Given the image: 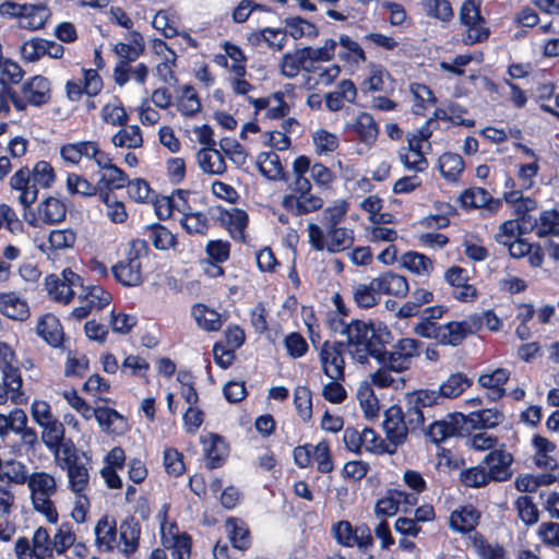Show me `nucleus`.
Returning <instances> with one entry per match:
<instances>
[{"instance_id":"33","label":"nucleus","mask_w":559,"mask_h":559,"mask_svg":"<svg viewBox=\"0 0 559 559\" xmlns=\"http://www.w3.org/2000/svg\"><path fill=\"white\" fill-rule=\"evenodd\" d=\"M27 486L31 492V501H36L37 499L44 498H52L58 491L55 476L47 472L32 473Z\"/></svg>"},{"instance_id":"40","label":"nucleus","mask_w":559,"mask_h":559,"mask_svg":"<svg viewBox=\"0 0 559 559\" xmlns=\"http://www.w3.org/2000/svg\"><path fill=\"white\" fill-rule=\"evenodd\" d=\"M504 419L502 412L496 408H485L464 415V425L469 424L473 429H491Z\"/></svg>"},{"instance_id":"44","label":"nucleus","mask_w":559,"mask_h":559,"mask_svg":"<svg viewBox=\"0 0 559 559\" xmlns=\"http://www.w3.org/2000/svg\"><path fill=\"white\" fill-rule=\"evenodd\" d=\"M538 238H549L559 233V211L551 209L545 210L530 227Z\"/></svg>"},{"instance_id":"49","label":"nucleus","mask_w":559,"mask_h":559,"mask_svg":"<svg viewBox=\"0 0 559 559\" xmlns=\"http://www.w3.org/2000/svg\"><path fill=\"white\" fill-rule=\"evenodd\" d=\"M111 143L115 147L139 148L143 145L142 130L136 124H127L112 135Z\"/></svg>"},{"instance_id":"63","label":"nucleus","mask_w":559,"mask_h":559,"mask_svg":"<svg viewBox=\"0 0 559 559\" xmlns=\"http://www.w3.org/2000/svg\"><path fill=\"white\" fill-rule=\"evenodd\" d=\"M124 188H127L129 198L136 203H148L155 192L143 178H128V183H124Z\"/></svg>"},{"instance_id":"3","label":"nucleus","mask_w":559,"mask_h":559,"mask_svg":"<svg viewBox=\"0 0 559 559\" xmlns=\"http://www.w3.org/2000/svg\"><path fill=\"white\" fill-rule=\"evenodd\" d=\"M437 405L435 390L418 389L404 394L400 404H393L385 411H400V426L405 431V440L408 433L424 430L426 420L425 409Z\"/></svg>"},{"instance_id":"29","label":"nucleus","mask_w":559,"mask_h":559,"mask_svg":"<svg viewBox=\"0 0 559 559\" xmlns=\"http://www.w3.org/2000/svg\"><path fill=\"white\" fill-rule=\"evenodd\" d=\"M141 524L133 516L129 515L121 521L119 525V543L122 545L121 551L126 555H133L140 545Z\"/></svg>"},{"instance_id":"48","label":"nucleus","mask_w":559,"mask_h":559,"mask_svg":"<svg viewBox=\"0 0 559 559\" xmlns=\"http://www.w3.org/2000/svg\"><path fill=\"white\" fill-rule=\"evenodd\" d=\"M226 526L229 530V540L234 548L243 551L251 547L250 531L245 522L237 518H229L226 521Z\"/></svg>"},{"instance_id":"59","label":"nucleus","mask_w":559,"mask_h":559,"mask_svg":"<svg viewBox=\"0 0 559 559\" xmlns=\"http://www.w3.org/2000/svg\"><path fill=\"white\" fill-rule=\"evenodd\" d=\"M99 201L106 205V215L114 224H123L128 219V212L122 201L117 200L115 193L103 192Z\"/></svg>"},{"instance_id":"10","label":"nucleus","mask_w":559,"mask_h":559,"mask_svg":"<svg viewBox=\"0 0 559 559\" xmlns=\"http://www.w3.org/2000/svg\"><path fill=\"white\" fill-rule=\"evenodd\" d=\"M295 464L299 468H308L316 464L317 471L321 474H330L334 471V460L330 441L321 439L317 444L305 443L293 450Z\"/></svg>"},{"instance_id":"22","label":"nucleus","mask_w":559,"mask_h":559,"mask_svg":"<svg viewBox=\"0 0 559 559\" xmlns=\"http://www.w3.org/2000/svg\"><path fill=\"white\" fill-rule=\"evenodd\" d=\"M0 313L12 321L24 322L31 317V308L19 292H2L0 293Z\"/></svg>"},{"instance_id":"35","label":"nucleus","mask_w":559,"mask_h":559,"mask_svg":"<svg viewBox=\"0 0 559 559\" xmlns=\"http://www.w3.org/2000/svg\"><path fill=\"white\" fill-rule=\"evenodd\" d=\"M473 384V381L462 372L451 374L438 390H435L437 405L442 403L443 399H455Z\"/></svg>"},{"instance_id":"20","label":"nucleus","mask_w":559,"mask_h":559,"mask_svg":"<svg viewBox=\"0 0 559 559\" xmlns=\"http://www.w3.org/2000/svg\"><path fill=\"white\" fill-rule=\"evenodd\" d=\"M11 189L19 191V202L25 212L38 197V186L34 182L31 169L23 166L17 169L10 178Z\"/></svg>"},{"instance_id":"61","label":"nucleus","mask_w":559,"mask_h":559,"mask_svg":"<svg viewBox=\"0 0 559 559\" xmlns=\"http://www.w3.org/2000/svg\"><path fill=\"white\" fill-rule=\"evenodd\" d=\"M338 44L342 50L338 52V57L341 60L347 62H365L367 57L364 49L360 45L353 40L348 35H341L338 38Z\"/></svg>"},{"instance_id":"8","label":"nucleus","mask_w":559,"mask_h":559,"mask_svg":"<svg viewBox=\"0 0 559 559\" xmlns=\"http://www.w3.org/2000/svg\"><path fill=\"white\" fill-rule=\"evenodd\" d=\"M59 152L64 164L76 166L85 159L93 162L99 170L110 160H114L111 153L105 151L97 140H81L63 143Z\"/></svg>"},{"instance_id":"21","label":"nucleus","mask_w":559,"mask_h":559,"mask_svg":"<svg viewBox=\"0 0 559 559\" xmlns=\"http://www.w3.org/2000/svg\"><path fill=\"white\" fill-rule=\"evenodd\" d=\"M511 371L507 368H496L481 373L477 383L486 390L487 399L491 402L501 400L507 395L506 384L510 380Z\"/></svg>"},{"instance_id":"31","label":"nucleus","mask_w":559,"mask_h":559,"mask_svg":"<svg viewBox=\"0 0 559 559\" xmlns=\"http://www.w3.org/2000/svg\"><path fill=\"white\" fill-rule=\"evenodd\" d=\"M142 234L147 238L145 239L147 243L151 242L159 251L175 249L178 245L177 236L160 223L146 225Z\"/></svg>"},{"instance_id":"34","label":"nucleus","mask_w":559,"mask_h":559,"mask_svg":"<svg viewBox=\"0 0 559 559\" xmlns=\"http://www.w3.org/2000/svg\"><path fill=\"white\" fill-rule=\"evenodd\" d=\"M67 191L70 195H79L81 198H100L103 191L99 182H92L84 175L69 173L66 180Z\"/></svg>"},{"instance_id":"9","label":"nucleus","mask_w":559,"mask_h":559,"mask_svg":"<svg viewBox=\"0 0 559 559\" xmlns=\"http://www.w3.org/2000/svg\"><path fill=\"white\" fill-rule=\"evenodd\" d=\"M483 0H465L460 9L459 20L465 27L462 35L464 45L472 46L486 41L490 36L486 19L481 15Z\"/></svg>"},{"instance_id":"14","label":"nucleus","mask_w":559,"mask_h":559,"mask_svg":"<svg viewBox=\"0 0 559 559\" xmlns=\"http://www.w3.org/2000/svg\"><path fill=\"white\" fill-rule=\"evenodd\" d=\"M78 297L82 305L70 313V318L78 321L87 318L93 310H103L112 300V295L100 285L83 284V287H79Z\"/></svg>"},{"instance_id":"41","label":"nucleus","mask_w":559,"mask_h":559,"mask_svg":"<svg viewBox=\"0 0 559 559\" xmlns=\"http://www.w3.org/2000/svg\"><path fill=\"white\" fill-rule=\"evenodd\" d=\"M191 314L198 326L206 332H217L222 329L221 313L204 304L193 305Z\"/></svg>"},{"instance_id":"28","label":"nucleus","mask_w":559,"mask_h":559,"mask_svg":"<svg viewBox=\"0 0 559 559\" xmlns=\"http://www.w3.org/2000/svg\"><path fill=\"white\" fill-rule=\"evenodd\" d=\"M247 39L252 46H260L262 43H265L274 51H282L287 44L285 27H264L253 31L248 35Z\"/></svg>"},{"instance_id":"4","label":"nucleus","mask_w":559,"mask_h":559,"mask_svg":"<svg viewBox=\"0 0 559 559\" xmlns=\"http://www.w3.org/2000/svg\"><path fill=\"white\" fill-rule=\"evenodd\" d=\"M151 252L144 239H131L123 257L111 266V274L117 283L124 287H135L143 283L142 260L148 258Z\"/></svg>"},{"instance_id":"47","label":"nucleus","mask_w":559,"mask_h":559,"mask_svg":"<svg viewBox=\"0 0 559 559\" xmlns=\"http://www.w3.org/2000/svg\"><path fill=\"white\" fill-rule=\"evenodd\" d=\"M438 162L442 177L449 182L457 181L465 168L462 156L456 153H443Z\"/></svg>"},{"instance_id":"57","label":"nucleus","mask_w":559,"mask_h":559,"mask_svg":"<svg viewBox=\"0 0 559 559\" xmlns=\"http://www.w3.org/2000/svg\"><path fill=\"white\" fill-rule=\"evenodd\" d=\"M63 471H67L69 479V488L74 493H82L88 487L90 475L86 466L83 463H74L66 466Z\"/></svg>"},{"instance_id":"52","label":"nucleus","mask_w":559,"mask_h":559,"mask_svg":"<svg viewBox=\"0 0 559 559\" xmlns=\"http://www.w3.org/2000/svg\"><path fill=\"white\" fill-rule=\"evenodd\" d=\"M41 441L49 451H57L60 442L63 441L66 428L63 424L56 417L40 426Z\"/></svg>"},{"instance_id":"42","label":"nucleus","mask_w":559,"mask_h":559,"mask_svg":"<svg viewBox=\"0 0 559 559\" xmlns=\"http://www.w3.org/2000/svg\"><path fill=\"white\" fill-rule=\"evenodd\" d=\"M283 23L287 37L290 36L295 40L302 37L314 39L319 36L318 26L301 16H287Z\"/></svg>"},{"instance_id":"24","label":"nucleus","mask_w":559,"mask_h":559,"mask_svg":"<svg viewBox=\"0 0 559 559\" xmlns=\"http://www.w3.org/2000/svg\"><path fill=\"white\" fill-rule=\"evenodd\" d=\"M345 131L354 132L361 143L372 145L378 139L379 126L369 112L362 111L345 126Z\"/></svg>"},{"instance_id":"51","label":"nucleus","mask_w":559,"mask_h":559,"mask_svg":"<svg viewBox=\"0 0 559 559\" xmlns=\"http://www.w3.org/2000/svg\"><path fill=\"white\" fill-rule=\"evenodd\" d=\"M420 7L425 15L448 23L453 16L454 12L449 0H420Z\"/></svg>"},{"instance_id":"50","label":"nucleus","mask_w":559,"mask_h":559,"mask_svg":"<svg viewBox=\"0 0 559 559\" xmlns=\"http://www.w3.org/2000/svg\"><path fill=\"white\" fill-rule=\"evenodd\" d=\"M471 542L481 559H509L503 546L499 544L491 545L479 532H475L471 536Z\"/></svg>"},{"instance_id":"36","label":"nucleus","mask_w":559,"mask_h":559,"mask_svg":"<svg viewBox=\"0 0 559 559\" xmlns=\"http://www.w3.org/2000/svg\"><path fill=\"white\" fill-rule=\"evenodd\" d=\"M197 160L201 170L207 175H223L227 170L224 156L215 147L200 148Z\"/></svg>"},{"instance_id":"17","label":"nucleus","mask_w":559,"mask_h":559,"mask_svg":"<svg viewBox=\"0 0 559 559\" xmlns=\"http://www.w3.org/2000/svg\"><path fill=\"white\" fill-rule=\"evenodd\" d=\"M464 414H448L447 419L432 421L425 429L426 438L433 444H440L444 440L463 435Z\"/></svg>"},{"instance_id":"15","label":"nucleus","mask_w":559,"mask_h":559,"mask_svg":"<svg viewBox=\"0 0 559 559\" xmlns=\"http://www.w3.org/2000/svg\"><path fill=\"white\" fill-rule=\"evenodd\" d=\"M67 216V206L58 198L48 197L41 201L37 211L32 205L23 212V217L32 227H38L40 224L55 225L63 222Z\"/></svg>"},{"instance_id":"23","label":"nucleus","mask_w":559,"mask_h":559,"mask_svg":"<svg viewBox=\"0 0 559 559\" xmlns=\"http://www.w3.org/2000/svg\"><path fill=\"white\" fill-rule=\"evenodd\" d=\"M128 43H117L112 51L118 57L120 62L131 64L144 55L146 44L144 36L139 31H130L124 37Z\"/></svg>"},{"instance_id":"54","label":"nucleus","mask_w":559,"mask_h":559,"mask_svg":"<svg viewBox=\"0 0 559 559\" xmlns=\"http://www.w3.org/2000/svg\"><path fill=\"white\" fill-rule=\"evenodd\" d=\"M402 265L414 274L429 275L433 271V263L427 255L417 251H407L401 257Z\"/></svg>"},{"instance_id":"46","label":"nucleus","mask_w":559,"mask_h":559,"mask_svg":"<svg viewBox=\"0 0 559 559\" xmlns=\"http://www.w3.org/2000/svg\"><path fill=\"white\" fill-rule=\"evenodd\" d=\"M182 229L191 236H206L210 229V219L203 212L195 211L192 209L185 212L179 221Z\"/></svg>"},{"instance_id":"13","label":"nucleus","mask_w":559,"mask_h":559,"mask_svg":"<svg viewBox=\"0 0 559 559\" xmlns=\"http://www.w3.org/2000/svg\"><path fill=\"white\" fill-rule=\"evenodd\" d=\"M45 287L51 299L68 305L78 294L76 289L83 287V277L70 267H67L62 270L60 275H47Z\"/></svg>"},{"instance_id":"25","label":"nucleus","mask_w":559,"mask_h":559,"mask_svg":"<svg viewBox=\"0 0 559 559\" xmlns=\"http://www.w3.org/2000/svg\"><path fill=\"white\" fill-rule=\"evenodd\" d=\"M36 332L51 347L59 348L63 344V328L60 320L50 312L39 317L36 324Z\"/></svg>"},{"instance_id":"62","label":"nucleus","mask_w":559,"mask_h":559,"mask_svg":"<svg viewBox=\"0 0 559 559\" xmlns=\"http://www.w3.org/2000/svg\"><path fill=\"white\" fill-rule=\"evenodd\" d=\"M307 61L306 55H302L300 48L294 52H287L282 57L280 64L281 73L286 78L293 79L300 73Z\"/></svg>"},{"instance_id":"30","label":"nucleus","mask_w":559,"mask_h":559,"mask_svg":"<svg viewBox=\"0 0 559 559\" xmlns=\"http://www.w3.org/2000/svg\"><path fill=\"white\" fill-rule=\"evenodd\" d=\"M374 285L382 295H392L404 298L409 293V285L405 276L386 271L374 278Z\"/></svg>"},{"instance_id":"12","label":"nucleus","mask_w":559,"mask_h":559,"mask_svg":"<svg viewBox=\"0 0 559 559\" xmlns=\"http://www.w3.org/2000/svg\"><path fill=\"white\" fill-rule=\"evenodd\" d=\"M331 533L340 546L346 548L357 546L362 554H367L373 547L371 530L365 523L353 526L349 521L341 520L332 524Z\"/></svg>"},{"instance_id":"27","label":"nucleus","mask_w":559,"mask_h":559,"mask_svg":"<svg viewBox=\"0 0 559 559\" xmlns=\"http://www.w3.org/2000/svg\"><path fill=\"white\" fill-rule=\"evenodd\" d=\"M257 166L261 175L269 180H283L288 185L292 179V174L284 170L280 156L273 152H261L257 157Z\"/></svg>"},{"instance_id":"19","label":"nucleus","mask_w":559,"mask_h":559,"mask_svg":"<svg viewBox=\"0 0 559 559\" xmlns=\"http://www.w3.org/2000/svg\"><path fill=\"white\" fill-rule=\"evenodd\" d=\"M459 203L465 211L484 209L489 213H497L502 206V200L490 195L487 189L481 187H472L462 191L459 197Z\"/></svg>"},{"instance_id":"26","label":"nucleus","mask_w":559,"mask_h":559,"mask_svg":"<svg viewBox=\"0 0 559 559\" xmlns=\"http://www.w3.org/2000/svg\"><path fill=\"white\" fill-rule=\"evenodd\" d=\"M205 453V466L215 469L223 466L228 456V444L217 433H210L209 439L203 440Z\"/></svg>"},{"instance_id":"55","label":"nucleus","mask_w":559,"mask_h":559,"mask_svg":"<svg viewBox=\"0 0 559 559\" xmlns=\"http://www.w3.org/2000/svg\"><path fill=\"white\" fill-rule=\"evenodd\" d=\"M52 539V555H63L69 550L76 540V535L73 531L71 522H62L56 531Z\"/></svg>"},{"instance_id":"39","label":"nucleus","mask_w":559,"mask_h":559,"mask_svg":"<svg viewBox=\"0 0 559 559\" xmlns=\"http://www.w3.org/2000/svg\"><path fill=\"white\" fill-rule=\"evenodd\" d=\"M25 8L26 10H23V14H21L19 21L20 27L28 31L41 29L50 17L48 7L41 3H25Z\"/></svg>"},{"instance_id":"6","label":"nucleus","mask_w":559,"mask_h":559,"mask_svg":"<svg viewBox=\"0 0 559 559\" xmlns=\"http://www.w3.org/2000/svg\"><path fill=\"white\" fill-rule=\"evenodd\" d=\"M15 353L10 345L0 342V405L11 400L14 404L26 403L22 391L23 380Z\"/></svg>"},{"instance_id":"45","label":"nucleus","mask_w":559,"mask_h":559,"mask_svg":"<svg viewBox=\"0 0 559 559\" xmlns=\"http://www.w3.org/2000/svg\"><path fill=\"white\" fill-rule=\"evenodd\" d=\"M328 252L337 253L349 249L355 240L354 230L333 226L326 228Z\"/></svg>"},{"instance_id":"11","label":"nucleus","mask_w":559,"mask_h":559,"mask_svg":"<svg viewBox=\"0 0 559 559\" xmlns=\"http://www.w3.org/2000/svg\"><path fill=\"white\" fill-rule=\"evenodd\" d=\"M347 341H324L319 350V360L323 373L331 380H344L345 378V359L346 350L352 355V346L349 345V336L346 334Z\"/></svg>"},{"instance_id":"16","label":"nucleus","mask_w":559,"mask_h":559,"mask_svg":"<svg viewBox=\"0 0 559 559\" xmlns=\"http://www.w3.org/2000/svg\"><path fill=\"white\" fill-rule=\"evenodd\" d=\"M513 461V455L502 444L498 450H492L486 454L481 463L486 467L490 481L503 483L512 477L511 465Z\"/></svg>"},{"instance_id":"1","label":"nucleus","mask_w":559,"mask_h":559,"mask_svg":"<svg viewBox=\"0 0 559 559\" xmlns=\"http://www.w3.org/2000/svg\"><path fill=\"white\" fill-rule=\"evenodd\" d=\"M343 326L341 333L349 336L352 358L365 365L373 358L379 366L394 372H404L411 368L414 357L419 356L423 343L416 338L402 337L393 343L392 331L382 322L353 319L346 323L340 320Z\"/></svg>"},{"instance_id":"43","label":"nucleus","mask_w":559,"mask_h":559,"mask_svg":"<svg viewBox=\"0 0 559 559\" xmlns=\"http://www.w3.org/2000/svg\"><path fill=\"white\" fill-rule=\"evenodd\" d=\"M435 299V295L431 290L426 288H416L412 295L411 299L404 302L396 316L400 319H408L412 317H416L420 313V309L424 305L432 302Z\"/></svg>"},{"instance_id":"53","label":"nucleus","mask_w":559,"mask_h":559,"mask_svg":"<svg viewBox=\"0 0 559 559\" xmlns=\"http://www.w3.org/2000/svg\"><path fill=\"white\" fill-rule=\"evenodd\" d=\"M462 324L463 323L460 321H450L445 324H440V328H438V343L443 346L453 347L461 345L466 338Z\"/></svg>"},{"instance_id":"32","label":"nucleus","mask_w":559,"mask_h":559,"mask_svg":"<svg viewBox=\"0 0 559 559\" xmlns=\"http://www.w3.org/2000/svg\"><path fill=\"white\" fill-rule=\"evenodd\" d=\"M95 544L100 551H112L117 543L118 527L114 518L103 515L96 523Z\"/></svg>"},{"instance_id":"2","label":"nucleus","mask_w":559,"mask_h":559,"mask_svg":"<svg viewBox=\"0 0 559 559\" xmlns=\"http://www.w3.org/2000/svg\"><path fill=\"white\" fill-rule=\"evenodd\" d=\"M310 174L314 186L326 191L332 189L336 179L334 171L320 162L311 163L307 155L297 156L292 164V179L288 182L289 193L282 200L283 209L293 216H302L322 209L323 199L312 192V183L307 175Z\"/></svg>"},{"instance_id":"37","label":"nucleus","mask_w":559,"mask_h":559,"mask_svg":"<svg viewBox=\"0 0 559 559\" xmlns=\"http://www.w3.org/2000/svg\"><path fill=\"white\" fill-rule=\"evenodd\" d=\"M479 513L472 506L467 504L461 507L460 510H454L450 515V527L454 532H459L462 534H467L471 532H476L475 527L478 524Z\"/></svg>"},{"instance_id":"38","label":"nucleus","mask_w":559,"mask_h":559,"mask_svg":"<svg viewBox=\"0 0 559 559\" xmlns=\"http://www.w3.org/2000/svg\"><path fill=\"white\" fill-rule=\"evenodd\" d=\"M100 171L103 173L98 178V182L103 192L114 193L115 190L123 189L124 183H128L129 176L114 160L105 165Z\"/></svg>"},{"instance_id":"5","label":"nucleus","mask_w":559,"mask_h":559,"mask_svg":"<svg viewBox=\"0 0 559 559\" xmlns=\"http://www.w3.org/2000/svg\"><path fill=\"white\" fill-rule=\"evenodd\" d=\"M401 417L397 416V412L385 411L383 420V430L385 439H383L373 428L364 426L362 441L366 452L383 455H393L396 453L397 448L403 445L405 440V431L400 426Z\"/></svg>"},{"instance_id":"18","label":"nucleus","mask_w":559,"mask_h":559,"mask_svg":"<svg viewBox=\"0 0 559 559\" xmlns=\"http://www.w3.org/2000/svg\"><path fill=\"white\" fill-rule=\"evenodd\" d=\"M83 82L69 80L66 83V94L69 100L79 102L85 94L88 97L97 96L103 87L104 82L97 70L83 69Z\"/></svg>"},{"instance_id":"60","label":"nucleus","mask_w":559,"mask_h":559,"mask_svg":"<svg viewBox=\"0 0 559 559\" xmlns=\"http://www.w3.org/2000/svg\"><path fill=\"white\" fill-rule=\"evenodd\" d=\"M460 483L468 488H481L490 481L484 464L463 469L459 475Z\"/></svg>"},{"instance_id":"56","label":"nucleus","mask_w":559,"mask_h":559,"mask_svg":"<svg viewBox=\"0 0 559 559\" xmlns=\"http://www.w3.org/2000/svg\"><path fill=\"white\" fill-rule=\"evenodd\" d=\"M380 290L374 285V278L369 284H359L354 289V300L359 308L369 309L380 302Z\"/></svg>"},{"instance_id":"58","label":"nucleus","mask_w":559,"mask_h":559,"mask_svg":"<svg viewBox=\"0 0 559 559\" xmlns=\"http://www.w3.org/2000/svg\"><path fill=\"white\" fill-rule=\"evenodd\" d=\"M357 399L367 418L372 419L378 417L380 411V402L374 393L373 388L365 382L362 383L357 392Z\"/></svg>"},{"instance_id":"7","label":"nucleus","mask_w":559,"mask_h":559,"mask_svg":"<svg viewBox=\"0 0 559 559\" xmlns=\"http://www.w3.org/2000/svg\"><path fill=\"white\" fill-rule=\"evenodd\" d=\"M5 93L17 111H23L28 106L41 107L51 100V82L37 74L23 82L21 95L12 87H5Z\"/></svg>"},{"instance_id":"64","label":"nucleus","mask_w":559,"mask_h":559,"mask_svg":"<svg viewBox=\"0 0 559 559\" xmlns=\"http://www.w3.org/2000/svg\"><path fill=\"white\" fill-rule=\"evenodd\" d=\"M33 552L37 554V559H49L52 557V539L48 530L39 526L32 538Z\"/></svg>"}]
</instances>
